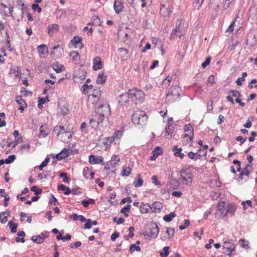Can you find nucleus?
Instances as JSON below:
<instances>
[{"mask_svg": "<svg viewBox=\"0 0 257 257\" xmlns=\"http://www.w3.org/2000/svg\"><path fill=\"white\" fill-rule=\"evenodd\" d=\"M163 207V205L160 202H154L152 206L151 207V210L154 213H159Z\"/></svg>", "mask_w": 257, "mask_h": 257, "instance_id": "16", "label": "nucleus"}, {"mask_svg": "<svg viewBox=\"0 0 257 257\" xmlns=\"http://www.w3.org/2000/svg\"><path fill=\"white\" fill-rule=\"evenodd\" d=\"M69 153L68 152V149H63L60 153L57 154L55 157L58 160H61L63 159H65L68 157Z\"/></svg>", "mask_w": 257, "mask_h": 257, "instance_id": "18", "label": "nucleus"}, {"mask_svg": "<svg viewBox=\"0 0 257 257\" xmlns=\"http://www.w3.org/2000/svg\"><path fill=\"white\" fill-rule=\"evenodd\" d=\"M236 210V207L232 204H228L226 208V213H230L231 215H233Z\"/></svg>", "mask_w": 257, "mask_h": 257, "instance_id": "29", "label": "nucleus"}, {"mask_svg": "<svg viewBox=\"0 0 257 257\" xmlns=\"http://www.w3.org/2000/svg\"><path fill=\"white\" fill-rule=\"evenodd\" d=\"M60 177L63 179V181L65 183H67L69 181V179L67 176V174L65 172H61L59 175Z\"/></svg>", "mask_w": 257, "mask_h": 257, "instance_id": "53", "label": "nucleus"}, {"mask_svg": "<svg viewBox=\"0 0 257 257\" xmlns=\"http://www.w3.org/2000/svg\"><path fill=\"white\" fill-rule=\"evenodd\" d=\"M79 190L80 188L79 187H77L75 188H73L71 190V193L73 195H80L81 194V192Z\"/></svg>", "mask_w": 257, "mask_h": 257, "instance_id": "55", "label": "nucleus"}, {"mask_svg": "<svg viewBox=\"0 0 257 257\" xmlns=\"http://www.w3.org/2000/svg\"><path fill=\"white\" fill-rule=\"evenodd\" d=\"M86 75L85 74H76L74 75V79L75 82H79L80 81L83 80L85 78Z\"/></svg>", "mask_w": 257, "mask_h": 257, "instance_id": "35", "label": "nucleus"}, {"mask_svg": "<svg viewBox=\"0 0 257 257\" xmlns=\"http://www.w3.org/2000/svg\"><path fill=\"white\" fill-rule=\"evenodd\" d=\"M129 98L130 95L128 92L127 93H122L117 97V100L119 104L122 106H124L128 102Z\"/></svg>", "mask_w": 257, "mask_h": 257, "instance_id": "12", "label": "nucleus"}, {"mask_svg": "<svg viewBox=\"0 0 257 257\" xmlns=\"http://www.w3.org/2000/svg\"><path fill=\"white\" fill-rule=\"evenodd\" d=\"M148 231L144 235H148L153 238L157 237L159 232V228L157 224L154 222H151L147 225Z\"/></svg>", "mask_w": 257, "mask_h": 257, "instance_id": "6", "label": "nucleus"}, {"mask_svg": "<svg viewBox=\"0 0 257 257\" xmlns=\"http://www.w3.org/2000/svg\"><path fill=\"white\" fill-rule=\"evenodd\" d=\"M210 60H211V57H207L206 59V60H205V61L202 63L201 66L204 68L206 67L209 64V63L210 62Z\"/></svg>", "mask_w": 257, "mask_h": 257, "instance_id": "62", "label": "nucleus"}, {"mask_svg": "<svg viewBox=\"0 0 257 257\" xmlns=\"http://www.w3.org/2000/svg\"><path fill=\"white\" fill-rule=\"evenodd\" d=\"M141 250V247L139 246H137L136 244H132L130 245V251L131 253L133 252L135 250H137V251H140Z\"/></svg>", "mask_w": 257, "mask_h": 257, "instance_id": "48", "label": "nucleus"}, {"mask_svg": "<svg viewBox=\"0 0 257 257\" xmlns=\"http://www.w3.org/2000/svg\"><path fill=\"white\" fill-rule=\"evenodd\" d=\"M48 133L43 129V126L42 125L40 127V134L39 137L40 138H44L46 137Z\"/></svg>", "mask_w": 257, "mask_h": 257, "instance_id": "52", "label": "nucleus"}, {"mask_svg": "<svg viewBox=\"0 0 257 257\" xmlns=\"http://www.w3.org/2000/svg\"><path fill=\"white\" fill-rule=\"evenodd\" d=\"M226 215V208L224 201L219 202L218 203L217 211L215 213V217L217 219H220Z\"/></svg>", "mask_w": 257, "mask_h": 257, "instance_id": "7", "label": "nucleus"}, {"mask_svg": "<svg viewBox=\"0 0 257 257\" xmlns=\"http://www.w3.org/2000/svg\"><path fill=\"white\" fill-rule=\"evenodd\" d=\"M153 155L150 157V159L152 161L155 160L158 156L162 154V150L159 147H156L155 150L152 152Z\"/></svg>", "mask_w": 257, "mask_h": 257, "instance_id": "26", "label": "nucleus"}, {"mask_svg": "<svg viewBox=\"0 0 257 257\" xmlns=\"http://www.w3.org/2000/svg\"><path fill=\"white\" fill-rule=\"evenodd\" d=\"M32 240L37 243H41L43 242V238H42L41 235H33L32 237Z\"/></svg>", "mask_w": 257, "mask_h": 257, "instance_id": "40", "label": "nucleus"}, {"mask_svg": "<svg viewBox=\"0 0 257 257\" xmlns=\"http://www.w3.org/2000/svg\"><path fill=\"white\" fill-rule=\"evenodd\" d=\"M181 88L177 85L170 87L168 92L166 94V102L167 103H173L180 99Z\"/></svg>", "mask_w": 257, "mask_h": 257, "instance_id": "2", "label": "nucleus"}, {"mask_svg": "<svg viewBox=\"0 0 257 257\" xmlns=\"http://www.w3.org/2000/svg\"><path fill=\"white\" fill-rule=\"evenodd\" d=\"M58 189L63 191L64 194L65 195H69L71 193V190L68 187H67L63 184L58 186Z\"/></svg>", "mask_w": 257, "mask_h": 257, "instance_id": "28", "label": "nucleus"}, {"mask_svg": "<svg viewBox=\"0 0 257 257\" xmlns=\"http://www.w3.org/2000/svg\"><path fill=\"white\" fill-rule=\"evenodd\" d=\"M91 95L96 96L100 97V89L99 88H96L93 90L92 94H90Z\"/></svg>", "mask_w": 257, "mask_h": 257, "instance_id": "61", "label": "nucleus"}, {"mask_svg": "<svg viewBox=\"0 0 257 257\" xmlns=\"http://www.w3.org/2000/svg\"><path fill=\"white\" fill-rule=\"evenodd\" d=\"M16 159V157L14 155H10L8 158L5 160V163L9 164L13 162Z\"/></svg>", "mask_w": 257, "mask_h": 257, "instance_id": "50", "label": "nucleus"}, {"mask_svg": "<svg viewBox=\"0 0 257 257\" xmlns=\"http://www.w3.org/2000/svg\"><path fill=\"white\" fill-rule=\"evenodd\" d=\"M160 14L164 17H167L171 13L168 7H166L164 4H161L160 9Z\"/></svg>", "mask_w": 257, "mask_h": 257, "instance_id": "22", "label": "nucleus"}, {"mask_svg": "<svg viewBox=\"0 0 257 257\" xmlns=\"http://www.w3.org/2000/svg\"><path fill=\"white\" fill-rule=\"evenodd\" d=\"M117 52L122 60H126L129 58L128 51L126 49L119 48Z\"/></svg>", "mask_w": 257, "mask_h": 257, "instance_id": "15", "label": "nucleus"}, {"mask_svg": "<svg viewBox=\"0 0 257 257\" xmlns=\"http://www.w3.org/2000/svg\"><path fill=\"white\" fill-rule=\"evenodd\" d=\"M126 202H127L128 203H130L132 202V198L130 197H127L126 198H123L120 202V205H122L124 204Z\"/></svg>", "mask_w": 257, "mask_h": 257, "instance_id": "64", "label": "nucleus"}, {"mask_svg": "<svg viewBox=\"0 0 257 257\" xmlns=\"http://www.w3.org/2000/svg\"><path fill=\"white\" fill-rule=\"evenodd\" d=\"M83 175L86 179H88L90 177V179H92L93 178L94 173L91 171L88 167H84L83 170Z\"/></svg>", "mask_w": 257, "mask_h": 257, "instance_id": "23", "label": "nucleus"}, {"mask_svg": "<svg viewBox=\"0 0 257 257\" xmlns=\"http://www.w3.org/2000/svg\"><path fill=\"white\" fill-rule=\"evenodd\" d=\"M166 232L168 235L166 238L170 239L173 236L175 233V230L174 228L171 227H167Z\"/></svg>", "mask_w": 257, "mask_h": 257, "instance_id": "38", "label": "nucleus"}, {"mask_svg": "<svg viewBox=\"0 0 257 257\" xmlns=\"http://www.w3.org/2000/svg\"><path fill=\"white\" fill-rule=\"evenodd\" d=\"M172 79V77L171 76L168 75L163 81L162 83V86L164 87H167L169 86L170 82Z\"/></svg>", "mask_w": 257, "mask_h": 257, "instance_id": "31", "label": "nucleus"}, {"mask_svg": "<svg viewBox=\"0 0 257 257\" xmlns=\"http://www.w3.org/2000/svg\"><path fill=\"white\" fill-rule=\"evenodd\" d=\"M131 168L125 167L122 169L121 174L122 176H128L131 174Z\"/></svg>", "mask_w": 257, "mask_h": 257, "instance_id": "45", "label": "nucleus"}, {"mask_svg": "<svg viewBox=\"0 0 257 257\" xmlns=\"http://www.w3.org/2000/svg\"><path fill=\"white\" fill-rule=\"evenodd\" d=\"M114 141V138H106L105 139V141L103 142V144L106 145H110L113 141Z\"/></svg>", "mask_w": 257, "mask_h": 257, "instance_id": "63", "label": "nucleus"}, {"mask_svg": "<svg viewBox=\"0 0 257 257\" xmlns=\"http://www.w3.org/2000/svg\"><path fill=\"white\" fill-rule=\"evenodd\" d=\"M206 153L205 152L203 154L194 153L193 152H190L188 153V157L192 160H196L200 159L201 157L206 156Z\"/></svg>", "mask_w": 257, "mask_h": 257, "instance_id": "24", "label": "nucleus"}, {"mask_svg": "<svg viewBox=\"0 0 257 257\" xmlns=\"http://www.w3.org/2000/svg\"><path fill=\"white\" fill-rule=\"evenodd\" d=\"M93 25L95 26H101L102 21H101L100 18L98 16H93L92 17Z\"/></svg>", "mask_w": 257, "mask_h": 257, "instance_id": "39", "label": "nucleus"}, {"mask_svg": "<svg viewBox=\"0 0 257 257\" xmlns=\"http://www.w3.org/2000/svg\"><path fill=\"white\" fill-rule=\"evenodd\" d=\"M182 25L181 22L178 21L176 23L175 28L172 30L170 35V39L174 40L178 36L180 38L183 36V33L181 30V26Z\"/></svg>", "mask_w": 257, "mask_h": 257, "instance_id": "8", "label": "nucleus"}, {"mask_svg": "<svg viewBox=\"0 0 257 257\" xmlns=\"http://www.w3.org/2000/svg\"><path fill=\"white\" fill-rule=\"evenodd\" d=\"M114 10L117 14L120 13L123 9V5L121 0H114Z\"/></svg>", "mask_w": 257, "mask_h": 257, "instance_id": "14", "label": "nucleus"}, {"mask_svg": "<svg viewBox=\"0 0 257 257\" xmlns=\"http://www.w3.org/2000/svg\"><path fill=\"white\" fill-rule=\"evenodd\" d=\"M140 211L141 212L144 213H148L149 211L151 210V207L148 203L144 204L142 203L140 207Z\"/></svg>", "mask_w": 257, "mask_h": 257, "instance_id": "27", "label": "nucleus"}, {"mask_svg": "<svg viewBox=\"0 0 257 257\" xmlns=\"http://www.w3.org/2000/svg\"><path fill=\"white\" fill-rule=\"evenodd\" d=\"M170 247L169 246H165L163 249V252H160V256L162 257H167L169 255Z\"/></svg>", "mask_w": 257, "mask_h": 257, "instance_id": "46", "label": "nucleus"}, {"mask_svg": "<svg viewBox=\"0 0 257 257\" xmlns=\"http://www.w3.org/2000/svg\"><path fill=\"white\" fill-rule=\"evenodd\" d=\"M70 55L72 56V60L74 62H77L79 60V56L78 52L76 51H72L70 53Z\"/></svg>", "mask_w": 257, "mask_h": 257, "instance_id": "36", "label": "nucleus"}, {"mask_svg": "<svg viewBox=\"0 0 257 257\" xmlns=\"http://www.w3.org/2000/svg\"><path fill=\"white\" fill-rule=\"evenodd\" d=\"M81 38L78 36H75L71 41L72 45L75 48H82L83 47V45L81 44Z\"/></svg>", "mask_w": 257, "mask_h": 257, "instance_id": "19", "label": "nucleus"}, {"mask_svg": "<svg viewBox=\"0 0 257 257\" xmlns=\"http://www.w3.org/2000/svg\"><path fill=\"white\" fill-rule=\"evenodd\" d=\"M89 124L93 128L97 127L99 125V123L96 121V119H95L94 117L90 120Z\"/></svg>", "mask_w": 257, "mask_h": 257, "instance_id": "47", "label": "nucleus"}, {"mask_svg": "<svg viewBox=\"0 0 257 257\" xmlns=\"http://www.w3.org/2000/svg\"><path fill=\"white\" fill-rule=\"evenodd\" d=\"M16 102L18 103L20 107L19 108V110H21L22 112L24 109L27 107V104L25 102V100L22 98L21 96H17L16 98Z\"/></svg>", "mask_w": 257, "mask_h": 257, "instance_id": "21", "label": "nucleus"}, {"mask_svg": "<svg viewBox=\"0 0 257 257\" xmlns=\"http://www.w3.org/2000/svg\"><path fill=\"white\" fill-rule=\"evenodd\" d=\"M59 26L58 24H53L48 27V34L49 36H52L55 32L58 31Z\"/></svg>", "mask_w": 257, "mask_h": 257, "instance_id": "20", "label": "nucleus"}, {"mask_svg": "<svg viewBox=\"0 0 257 257\" xmlns=\"http://www.w3.org/2000/svg\"><path fill=\"white\" fill-rule=\"evenodd\" d=\"M86 223L84 224V228L89 229L91 228V220L90 219H87V220L85 221Z\"/></svg>", "mask_w": 257, "mask_h": 257, "instance_id": "56", "label": "nucleus"}, {"mask_svg": "<svg viewBox=\"0 0 257 257\" xmlns=\"http://www.w3.org/2000/svg\"><path fill=\"white\" fill-rule=\"evenodd\" d=\"M18 6L19 9L21 10V17L23 18L24 17V11L27 10V7H25V5L23 0H18Z\"/></svg>", "mask_w": 257, "mask_h": 257, "instance_id": "25", "label": "nucleus"}, {"mask_svg": "<svg viewBox=\"0 0 257 257\" xmlns=\"http://www.w3.org/2000/svg\"><path fill=\"white\" fill-rule=\"evenodd\" d=\"M8 225L9 226V227L11 229V231L12 233L16 232L17 228L18 227L17 223H15L13 221L11 220L9 222Z\"/></svg>", "mask_w": 257, "mask_h": 257, "instance_id": "33", "label": "nucleus"}, {"mask_svg": "<svg viewBox=\"0 0 257 257\" xmlns=\"http://www.w3.org/2000/svg\"><path fill=\"white\" fill-rule=\"evenodd\" d=\"M93 69L94 70H97L100 69L102 67V65L101 61V59L99 57H96L93 59Z\"/></svg>", "mask_w": 257, "mask_h": 257, "instance_id": "17", "label": "nucleus"}, {"mask_svg": "<svg viewBox=\"0 0 257 257\" xmlns=\"http://www.w3.org/2000/svg\"><path fill=\"white\" fill-rule=\"evenodd\" d=\"M103 73H99L98 75V78L96 80L97 84H103L106 81V79L103 77Z\"/></svg>", "mask_w": 257, "mask_h": 257, "instance_id": "37", "label": "nucleus"}, {"mask_svg": "<svg viewBox=\"0 0 257 257\" xmlns=\"http://www.w3.org/2000/svg\"><path fill=\"white\" fill-rule=\"evenodd\" d=\"M190 225V221L188 219H185L184 221V223L179 226L180 230H183L187 228Z\"/></svg>", "mask_w": 257, "mask_h": 257, "instance_id": "51", "label": "nucleus"}, {"mask_svg": "<svg viewBox=\"0 0 257 257\" xmlns=\"http://www.w3.org/2000/svg\"><path fill=\"white\" fill-rule=\"evenodd\" d=\"M228 95L226 96L227 100L231 103H234L233 97L236 98L239 97L241 95L240 93L236 90H230L227 92Z\"/></svg>", "mask_w": 257, "mask_h": 257, "instance_id": "10", "label": "nucleus"}, {"mask_svg": "<svg viewBox=\"0 0 257 257\" xmlns=\"http://www.w3.org/2000/svg\"><path fill=\"white\" fill-rule=\"evenodd\" d=\"M130 98L136 104L141 103L145 99V94L143 91L137 88L130 89L128 91Z\"/></svg>", "mask_w": 257, "mask_h": 257, "instance_id": "4", "label": "nucleus"}, {"mask_svg": "<svg viewBox=\"0 0 257 257\" xmlns=\"http://www.w3.org/2000/svg\"><path fill=\"white\" fill-rule=\"evenodd\" d=\"M140 176H141L140 174H138V177H139V179H138V180L137 181L134 182V185L136 187H140L143 184L144 181L142 179L140 178Z\"/></svg>", "mask_w": 257, "mask_h": 257, "instance_id": "44", "label": "nucleus"}, {"mask_svg": "<svg viewBox=\"0 0 257 257\" xmlns=\"http://www.w3.org/2000/svg\"><path fill=\"white\" fill-rule=\"evenodd\" d=\"M234 25H235V22L234 21L231 22V23L230 24L229 27L226 30L225 32L226 33H231V32H232L233 31V28H234Z\"/></svg>", "mask_w": 257, "mask_h": 257, "instance_id": "58", "label": "nucleus"}, {"mask_svg": "<svg viewBox=\"0 0 257 257\" xmlns=\"http://www.w3.org/2000/svg\"><path fill=\"white\" fill-rule=\"evenodd\" d=\"M110 114V109L109 106L108 105H101L97 108L94 117L100 124L103 122L105 116L107 117Z\"/></svg>", "mask_w": 257, "mask_h": 257, "instance_id": "3", "label": "nucleus"}, {"mask_svg": "<svg viewBox=\"0 0 257 257\" xmlns=\"http://www.w3.org/2000/svg\"><path fill=\"white\" fill-rule=\"evenodd\" d=\"M184 131H189V133H190V134H185L184 138H186V137H188L190 142L192 143L193 139L194 138V133H193V129L192 126L190 124H186L184 126Z\"/></svg>", "mask_w": 257, "mask_h": 257, "instance_id": "11", "label": "nucleus"}, {"mask_svg": "<svg viewBox=\"0 0 257 257\" xmlns=\"http://www.w3.org/2000/svg\"><path fill=\"white\" fill-rule=\"evenodd\" d=\"M31 190L32 191L34 192L36 195H38L42 193V190L38 189L37 186H33L31 187Z\"/></svg>", "mask_w": 257, "mask_h": 257, "instance_id": "49", "label": "nucleus"}, {"mask_svg": "<svg viewBox=\"0 0 257 257\" xmlns=\"http://www.w3.org/2000/svg\"><path fill=\"white\" fill-rule=\"evenodd\" d=\"M147 119V115L143 111H136L132 116V119L134 123L136 124H140L142 126H143L146 124Z\"/></svg>", "mask_w": 257, "mask_h": 257, "instance_id": "5", "label": "nucleus"}, {"mask_svg": "<svg viewBox=\"0 0 257 257\" xmlns=\"http://www.w3.org/2000/svg\"><path fill=\"white\" fill-rule=\"evenodd\" d=\"M99 98L100 97L99 96H93L91 95H89L88 96V99L92 102V103L93 104H96L97 103L99 100Z\"/></svg>", "mask_w": 257, "mask_h": 257, "instance_id": "43", "label": "nucleus"}, {"mask_svg": "<svg viewBox=\"0 0 257 257\" xmlns=\"http://www.w3.org/2000/svg\"><path fill=\"white\" fill-rule=\"evenodd\" d=\"M223 249L224 253L231 257L232 252L234 250L235 245L233 243L229 241H225L223 243Z\"/></svg>", "mask_w": 257, "mask_h": 257, "instance_id": "9", "label": "nucleus"}, {"mask_svg": "<svg viewBox=\"0 0 257 257\" xmlns=\"http://www.w3.org/2000/svg\"><path fill=\"white\" fill-rule=\"evenodd\" d=\"M103 162V158L101 156L96 157L94 155H90L89 157V162L91 164L102 163V165H104Z\"/></svg>", "mask_w": 257, "mask_h": 257, "instance_id": "13", "label": "nucleus"}, {"mask_svg": "<svg viewBox=\"0 0 257 257\" xmlns=\"http://www.w3.org/2000/svg\"><path fill=\"white\" fill-rule=\"evenodd\" d=\"M93 87L92 85H88L87 83H85L82 85V89H83V93L85 94L87 92L86 89L88 88L91 89Z\"/></svg>", "mask_w": 257, "mask_h": 257, "instance_id": "54", "label": "nucleus"}, {"mask_svg": "<svg viewBox=\"0 0 257 257\" xmlns=\"http://www.w3.org/2000/svg\"><path fill=\"white\" fill-rule=\"evenodd\" d=\"M53 131L61 141L64 143L68 142L72 137V127L56 125L54 127Z\"/></svg>", "mask_w": 257, "mask_h": 257, "instance_id": "1", "label": "nucleus"}, {"mask_svg": "<svg viewBox=\"0 0 257 257\" xmlns=\"http://www.w3.org/2000/svg\"><path fill=\"white\" fill-rule=\"evenodd\" d=\"M176 216V214L174 212H171L169 214L165 215L163 217V220L167 222H170L173 218Z\"/></svg>", "mask_w": 257, "mask_h": 257, "instance_id": "32", "label": "nucleus"}, {"mask_svg": "<svg viewBox=\"0 0 257 257\" xmlns=\"http://www.w3.org/2000/svg\"><path fill=\"white\" fill-rule=\"evenodd\" d=\"M53 68L57 73L61 72L65 70L64 67L62 65H58V63L53 64Z\"/></svg>", "mask_w": 257, "mask_h": 257, "instance_id": "30", "label": "nucleus"}, {"mask_svg": "<svg viewBox=\"0 0 257 257\" xmlns=\"http://www.w3.org/2000/svg\"><path fill=\"white\" fill-rule=\"evenodd\" d=\"M32 8L35 11H37L38 13H40L42 11V9L39 7V6L37 4H34L32 6Z\"/></svg>", "mask_w": 257, "mask_h": 257, "instance_id": "57", "label": "nucleus"}, {"mask_svg": "<svg viewBox=\"0 0 257 257\" xmlns=\"http://www.w3.org/2000/svg\"><path fill=\"white\" fill-rule=\"evenodd\" d=\"M135 230V228L134 227H130L128 228L129 234L127 235H125L124 236V238L125 240H127L129 238H132L134 236V234L133 233Z\"/></svg>", "mask_w": 257, "mask_h": 257, "instance_id": "42", "label": "nucleus"}, {"mask_svg": "<svg viewBox=\"0 0 257 257\" xmlns=\"http://www.w3.org/2000/svg\"><path fill=\"white\" fill-rule=\"evenodd\" d=\"M242 244H241V246L245 249H248L249 248L248 242L246 240L244 239H241L240 240Z\"/></svg>", "mask_w": 257, "mask_h": 257, "instance_id": "60", "label": "nucleus"}, {"mask_svg": "<svg viewBox=\"0 0 257 257\" xmlns=\"http://www.w3.org/2000/svg\"><path fill=\"white\" fill-rule=\"evenodd\" d=\"M152 180L153 181V183L155 184L156 186H160L161 185V184L160 182L158 180L157 176H153L152 177Z\"/></svg>", "mask_w": 257, "mask_h": 257, "instance_id": "59", "label": "nucleus"}, {"mask_svg": "<svg viewBox=\"0 0 257 257\" xmlns=\"http://www.w3.org/2000/svg\"><path fill=\"white\" fill-rule=\"evenodd\" d=\"M131 205L127 204L125 207L122 208L120 210V213L124 214L125 217L128 216V212H130L131 209Z\"/></svg>", "mask_w": 257, "mask_h": 257, "instance_id": "34", "label": "nucleus"}, {"mask_svg": "<svg viewBox=\"0 0 257 257\" xmlns=\"http://www.w3.org/2000/svg\"><path fill=\"white\" fill-rule=\"evenodd\" d=\"M40 53L44 54L48 52V48L46 45L42 44L38 47Z\"/></svg>", "mask_w": 257, "mask_h": 257, "instance_id": "41", "label": "nucleus"}]
</instances>
